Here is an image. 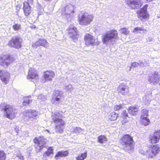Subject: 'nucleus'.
I'll use <instances>...</instances> for the list:
<instances>
[{
  "label": "nucleus",
  "instance_id": "nucleus-8",
  "mask_svg": "<svg viewBox=\"0 0 160 160\" xmlns=\"http://www.w3.org/2000/svg\"><path fill=\"white\" fill-rule=\"evenodd\" d=\"M57 114L56 113L52 115V122L57 124L55 126V129L58 132L62 131V127L64 126L65 123L64 120L62 119L57 118Z\"/></svg>",
  "mask_w": 160,
  "mask_h": 160
},
{
  "label": "nucleus",
  "instance_id": "nucleus-9",
  "mask_svg": "<svg viewBox=\"0 0 160 160\" xmlns=\"http://www.w3.org/2000/svg\"><path fill=\"white\" fill-rule=\"evenodd\" d=\"M14 60L10 55H3L0 57V65L2 66H4L5 65L8 66L13 62Z\"/></svg>",
  "mask_w": 160,
  "mask_h": 160
},
{
  "label": "nucleus",
  "instance_id": "nucleus-20",
  "mask_svg": "<svg viewBox=\"0 0 160 160\" xmlns=\"http://www.w3.org/2000/svg\"><path fill=\"white\" fill-rule=\"evenodd\" d=\"M129 113L132 116L135 115L139 111V108L135 106H130L128 109Z\"/></svg>",
  "mask_w": 160,
  "mask_h": 160
},
{
  "label": "nucleus",
  "instance_id": "nucleus-37",
  "mask_svg": "<svg viewBox=\"0 0 160 160\" xmlns=\"http://www.w3.org/2000/svg\"><path fill=\"white\" fill-rule=\"evenodd\" d=\"M128 113L126 112V111L125 110L123 111L122 112V115L121 116V118H128Z\"/></svg>",
  "mask_w": 160,
  "mask_h": 160
},
{
  "label": "nucleus",
  "instance_id": "nucleus-35",
  "mask_svg": "<svg viewBox=\"0 0 160 160\" xmlns=\"http://www.w3.org/2000/svg\"><path fill=\"white\" fill-rule=\"evenodd\" d=\"M13 29L15 31H18L21 29V25L19 24H15L12 26Z\"/></svg>",
  "mask_w": 160,
  "mask_h": 160
},
{
  "label": "nucleus",
  "instance_id": "nucleus-27",
  "mask_svg": "<svg viewBox=\"0 0 160 160\" xmlns=\"http://www.w3.org/2000/svg\"><path fill=\"white\" fill-rule=\"evenodd\" d=\"M107 141L106 136L104 135H101L98 137L97 141L100 143H103Z\"/></svg>",
  "mask_w": 160,
  "mask_h": 160
},
{
  "label": "nucleus",
  "instance_id": "nucleus-4",
  "mask_svg": "<svg viewBox=\"0 0 160 160\" xmlns=\"http://www.w3.org/2000/svg\"><path fill=\"white\" fill-rule=\"evenodd\" d=\"M160 148L158 144L152 145L148 147L144 154L148 158H152L155 157L160 152Z\"/></svg>",
  "mask_w": 160,
  "mask_h": 160
},
{
  "label": "nucleus",
  "instance_id": "nucleus-39",
  "mask_svg": "<svg viewBox=\"0 0 160 160\" xmlns=\"http://www.w3.org/2000/svg\"><path fill=\"white\" fill-rule=\"evenodd\" d=\"M60 93V91L58 90H55L53 93V96L55 97L58 95V96H61Z\"/></svg>",
  "mask_w": 160,
  "mask_h": 160
},
{
  "label": "nucleus",
  "instance_id": "nucleus-18",
  "mask_svg": "<svg viewBox=\"0 0 160 160\" xmlns=\"http://www.w3.org/2000/svg\"><path fill=\"white\" fill-rule=\"evenodd\" d=\"M68 33L71 38L73 39L76 38V36L78 35L77 28L74 26L69 27L67 29Z\"/></svg>",
  "mask_w": 160,
  "mask_h": 160
},
{
  "label": "nucleus",
  "instance_id": "nucleus-13",
  "mask_svg": "<svg viewBox=\"0 0 160 160\" xmlns=\"http://www.w3.org/2000/svg\"><path fill=\"white\" fill-rule=\"evenodd\" d=\"M24 115L29 118H32L36 119V117L38 116L37 111L34 110H28L23 112Z\"/></svg>",
  "mask_w": 160,
  "mask_h": 160
},
{
  "label": "nucleus",
  "instance_id": "nucleus-28",
  "mask_svg": "<svg viewBox=\"0 0 160 160\" xmlns=\"http://www.w3.org/2000/svg\"><path fill=\"white\" fill-rule=\"evenodd\" d=\"M87 152L85 151L83 153H81L76 157L77 160H84L87 157Z\"/></svg>",
  "mask_w": 160,
  "mask_h": 160
},
{
  "label": "nucleus",
  "instance_id": "nucleus-6",
  "mask_svg": "<svg viewBox=\"0 0 160 160\" xmlns=\"http://www.w3.org/2000/svg\"><path fill=\"white\" fill-rule=\"evenodd\" d=\"M21 39L20 37L14 36L8 41L7 45L10 47L19 49L22 47Z\"/></svg>",
  "mask_w": 160,
  "mask_h": 160
},
{
  "label": "nucleus",
  "instance_id": "nucleus-17",
  "mask_svg": "<svg viewBox=\"0 0 160 160\" xmlns=\"http://www.w3.org/2000/svg\"><path fill=\"white\" fill-rule=\"evenodd\" d=\"M38 78V74L37 71L34 68H30L28 71L27 75L28 79H37Z\"/></svg>",
  "mask_w": 160,
  "mask_h": 160
},
{
  "label": "nucleus",
  "instance_id": "nucleus-26",
  "mask_svg": "<svg viewBox=\"0 0 160 160\" xmlns=\"http://www.w3.org/2000/svg\"><path fill=\"white\" fill-rule=\"evenodd\" d=\"M118 115V113L113 112L110 113L109 116V119L110 121H114L116 120Z\"/></svg>",
  "mask_w": 160,
  "mask_h": 160
},
{
  "label": "nucleus",
  "instance_id": "nucleus-23",
  "mask_svg": "<svg viewBox=\"0 0 160 160\" xmlns=\"http://www.w3.org/2000/svg\"><path fill=\"white\" fill-rule=\"evenodd\" d=\"M140 122L142 125L145 126L149 125L150 123V119L148 117H140Z\"/></svg>",
  "mask_w": 160,
  "mask_h": 160
},
{
  "label": "nucleus",
  "instance_id": "nucleus-3",
  "mask_svg": "<svg viewBox=\"0 0 160 160\" xmlns=\"http://www.w3.org/2000/svg\"><path fill=\"white\" fill-rule=\"evenodd\" d=\"M118 38V32L116 30H112L106 32L102 37V41L104 44H107L112 39Z\"/></svg>",
  "mask_w": 160,
  "mask_h": 160
},
{
  "label": "nucleus",
  "instance_id": "nucleus-12",
  "mask_svg": "<svg viewBox=\"0 0 160 160\" xmlns=\"http://www.w3.org/2000/svg\"><path fill=\"white\" fill-rule=\"evenodd\" d=\"M22 9L23 13L25 16H29L32 12L31 7L29 2L28 1H24L23 3Z\"/></svg>",
  "mask_w": 160,
  "mask_h": 160
},
{
  "label": "nucleus",
  "instance_id": "nucleus-5",
  "mask_svg": "<svg viewBox=\"0 0 160 160\" xmlns=\"http://www.w3.org/2000/svg\"><path fill=\"white\" fill-rule=\"evenodd\" d=\"M93 18V16L90 14L84 13L78 17V21L79 24L82 26H87L92 22Z\"/></svg>",
  "mask_w": 160,
  "mask_h": 160
},
{
  "label": "nucleus",
  "instance_id": "nucleus-29",
  "mask_svg": "<svg viewBox=\"0 0 160 160\" xmlns=\"http://www.w3.org/2000/svg\"><path fill=\"white\" fill-rule=\"evenodd\" d=\"M47 41L44 39H39L36 42V43L38 46H42L45 47L47 44Z\"/></svg>",
  "mask_w": 160,
  "mask_h": 160
},
{
  "label": "nucleus",
  "instance_id": "nucleus-44",
  "mask_svg": "<svg viewBox=\"0 0 160 160\" xmlns=\"http://www.w3.org/2000/svg\"><path fill=\"white\" fill-rule=\"evenodd\" d=\"M158 82L159 85H160V77L158 78Z\"/></svg>",
  "mask_w": 160,
  "mask_h": 160
},
{
  "label": "nucleus",
  "instance_id": "nucleus-24",
  "mask_svg": "<svg viewBox=\"0 0 160 160\" xmlns=\"http://www.w3.org/2000/svg\"><path fill=\"white\" fill-rule=\"evenodd\" d=\"M69 153L67 150L59 151L58 152L55 156V158L58 159L59 157H65L68 156Z\"/></svg>",
  "mask_w": 160,
  "mask_h": 160
},
{
  "label": "nucleus",
  "instance_id": "nucleus-36",
  "mask_svg": "<svg viewBox=\"0 0 160 160\" xmlns=\"http://www.w3.org/2000/svg\"><path fill=\"white\" fill-rule=\"evenodd\" d=\"M122 105L120 104L118 105H116L114 107V110L115 111L119 110L121 109H122Z\"/></svg>",
  "mask_w": 160,
  "mask_h": 160
},
{
  "label": "nucleus",
  "instance_id": "nucleus-34",
  "mask_svg": "<svg viewBox=\"0 0 160 160\" xmlns=\"http://www.w3.org/2000/svg\"><path fill=\"white\" fill-rule=\"evenodd\" d=\"M32 102V100H30L29 98H26L22 102V105L23 106L28 105L30 102Z\"/></svg>",
  "mask_w": 160,
  "mask_h": 160
},
{
  "label": "nucleus",
  "instance_id": "nucleus-22",
  "mask_svg": "<svg viewBox=\"0 0 160 160\" xmlns=\"http://www.w3.org/2000/svg\"><path fill=\"white\" fill-rule=\"evenodd\" d=\"M46 139L43 137H39V138L35 137L33 139V142L35 143L38 145L40 144L45 145L46 143Z\"/></svg>",
  "mask_w": 160,
  "mask_h": 160
},
{
  "label": "nucleus",
  "instance_id": "nucleus-31",
  "mask_svg": "<svg viewBox=\"0 0 160 160\" xmlns=\"http://www.w3.org/2000/svg\"><path fill=\"white\" fill-rule=\"evenodd\" d=\"M148 112V110L146 109H142L141 110V114L140 117H148L149 116Z\"/></svg>",
  "mask_w": 160,
  "mask_h": 160
},
{
  "label": "nucleus",
  "instance_id": "nucleus-33",
  "mask_svg": "<svg viewBox=\"0 0 160 160\" xmlns=\"http://www.w3.org/2000/svg\"><path fill=\"white\" fill-rule=\"evenodd\" d=\"M122 34L127 35L129 34V32L126 28H122L120 29Z\"/></svg>",
  "mask_w": 160,
  "mask_h": 160
},
{
  "label": "nucleus",
  "instance_id": "nucleus-1",
  "mask_svg": "<svg viewBox=\"0 0 160 160\" xmlns=\"http://www.w3.org/2000/svg\"><path fill=\"white\" fill-rule=\"evenodd\" d=\"M120 145L125 151L129 152L133 151L135 148V142L133 137L129 134H124L119 140Z\"/></svg>",
  "mask_w": 160,
  "mask_h": 160
},
{
  "label": "nucleus",
  "instance_id": "nucleus-2",
  "mask_svg": "<svg viewBox=\"0 0 160 160\" xmlns=\"http://www.w3.org/2000/svg\"><path fill=\"white\" fill-rule=\"evenodd\" d=\"M0 107L1 110L3 112L5 117L10 119H12L15 118L17 112L13 105L6 103H3L0 104Z\"/></svg>",
  "mask_w": 160,
  "mask_h": 160
},
{
  "label": "nucleus",
  "instance_id": "nucleus-30",
  "mask_svg": "<svg viewBox=\"0 0 160 160\" xmlns=\"http://www.w3.org/2000/svg\"><path fill=\"white\" fill-rule=\"evenodd\" d=\"M147 31V30L141 27H135L133 31V32L134 33H141V31L142 32H146Z\"/></svg>",
  "mask_w": 160,
  "mask_h": 160
},
{
  "label": "nucleus",
  "instance_id": "nucleus-32",
  "mask_svg": "<svg viewBox=\"0 0 160 160\" xmlns=\"http://www.w3.org/2000/svg\"><path fill=\"white\" fill-rule=\"evenodd\" d=\"M6 154L3 150H0V160H5Z\"/></svg>",
  "mask_w": 160,
  "mask_h": 160
},
{
  "label": "nucleus",
  "instance_id": "nucleus-41",
  "mask_svg": "<svg viewBox=\"0 0 160 160\" xmlns=\"http://www.w3.org/2000/svg\"><path fill=\"white\" fill-rule=\"evenodd\" d=\"M17 157H18L20 160H24V158L21 153H19L17 155Z\"/></svg>",
  "mask_w": 160,
  "mask_h": 160
},
{
  "label": "nucleus",
  "instance_id": "nucleus-21",
  "mask_svg": "<svg viewBox=\"0 0 160 160\" xmlns=\"http://www.w3.org/2000/svg\"><path fill=\"white\" fill-rule=\"evenodd\" d=\"M139 0H129L128 1L127 4L132 9L137 8V6L139 5Z\"/></svg>",
  "mask_w": 160,
  "mask_h": 160
},
{
  "label": "nucleus",
  "instance_id": "nucleus-10",
  "mask_svg": "<svg viewBox=\"0 0 160 160\" xmlns=\"http://www.w3.org/2000/svg\"><path fill=\"white\" fill-rule=\"evenodd\" d=\"M160 139V129L155 130L153 134H150L149 136V141L152 144L159 142Z\"/></svg>",
  "mask_w": 160,
  "mask_h": 160
},
{
  "label": "nucleus",
  "instance_id": "nucleus-11",
  "mask_svg": "<svg viewBox=\"0 0 160 160\" xmlns=\"http://www.w3.org/2000/svg\"><path fill=\"white\" fill-rule=\"evenodd\" d=\"M84 40L85 44L87 47L93 46L95 44V40L94 37L89 33L85 34L84 37Z\"/></svg>",
  "mask_w": 160,
  "mask_h": 160
},
{
  "label": "nucleus",
  "instance_id": "nucleus-43",
  "mask_svg": "<svg viewBox=\"0 0 160 160\" xmlns=\"http://www.w3.org/2000/svg\"><path fill=\"white\" fill-rule=\"evenodd\" d=\"M30 28L31 29H35L36 28V26L34 25H33L30 27Z\"/></svg>",
  "mask_w": 160,
  "mask_h": 160
},
{
  "label": "nucleus",
  "instance_id": "nucleus-38",
  "mask_svg": "<svg viewBox=\"0 0 160 160\" xmlns=\"http://www.w3.org/2000/svg\"><path fill=\"white\" fill-rule=\"evenodd\" d=\"M127 118H121V122L122 124H125L128 122L129 120L127 119Z\"/></svg>",
  "mask_w": 160,
  "mask_h": 160
},
{
  "label": "nucleus",
  "instance_id": "nucleus-16",
  "mask_svg": "<svg viewBox=\"0 0 160 160\" xmlns=\"http://www.w3.org/2000/svg\"><path fill=\"white\" fill-rule=\"evenodd\" d=\"M117 91L119 93L123 95H125L129 91L127 86L124 83H121L118 86Z\"/></svg>",
  "mask_w": 160,
  "mask_h": 160
},
{
  "label": "nucleus",
  "instance_id": "nucleus-25",
  "mask_svg": "<svg viewBox=\"0 0 160 160\" xmlns=\"http://www.w3.org/2000/svg\"><path fill=\"white\" fill-rule=\"evenodd\" d=\"M158 72H154V73L152 74V76H149L148 78V81L152 83L153 82V84H155L156 83V82H153V81L155 79L156 77L158 76Z\"/></svg>",
  "mask_w": 160,
  "mask_h": 160
},
{
  "label": "nucleus",
  "instance_id": "nucleus-14",
  "mask_svg": "<svg viewBox=\"0 0 160 160\" xmlns=\"http://www.w3.org/2000/svg\"><path fill=\"white\" fill-rule=\"evenodd\" d=\"M55 76L54 72L52 71H47L44 72L43 82L47 81H50Z\"/></svg>",
  "mask_w": 160,
  "mask_h": 160
},
{
  "label": "nucleus",
  "instance_id": "nucleus-19",
  "mask_svg": "<svg viewBox=\"0 0 160 160\" xmlns=\"http://www.w3.org/2000/svg\"><path fill=\"white\" fill-rule=\"evenodd\" d=\"M53 154V149L52 147H48L47 150L43 154L42 159L43 160H47V157Z\"/></svg>",
  "mask_w": 160,
  "mask_h": 160
},
{
  "label": "nucleus",
  "instance_id": "nucleus-15",
  "mask_svg": "<svg viewBox=\"0 0 160 160\" xmlns=\"http://www.w3.org/2000/svg\"><path fill=\"white\" fill-rule=\"evenodd\" d=\"M10 75L7 72H4L2 70H0V78L5 84L7 83L9 81Z\"/></svg>",
  "mask_w": 160,
  "mask_h": 160
},
{
  "label": "nucleus",
  "instance_id": "nucleus-45",
  "mask_svg": "<svg viewBox=\"0 0 160 160\" xmlns=\"http://www.w3.org/2000/svg\"><path fill=\"white\" fill-rule=\"evenodd\" d=\"M41 147V146H40V147ZM43 148V147H42V148H41V149H42Z\"/></svg>",
  "mask_w": 160,
  "mask_h": 160
},
{
  "label": "nucleus",
  "instance_id": "nucleus-7",
  "mask_svg": "<svg viewBox=\"0 0 160 160\" xmlns=\"http://www.w3.org/2000/svg\"><path fill=\"white\" fill-rule=\"evenodd\" d=\"M148 6V4L145 5L140 10L137 12L138 17L142 22L147 20L149 18V14L147 11Z\"/></svg>",
  "mask_w": 160,
  "mask_h": 160
},
{
  "label": "nucleus",
  "instance_id": "nucleus-42",
  "mask_svg": "<svg viewBox=\"0 0 160 160\" xmlns=\"http://www.w3.org/2000/svg\"><path fill=\"white\" fill-rule=\"evenodd\" d=\"M54 100L55 101L58 102L60 100V98L58 97H56L54 98Z\"/></svg>",
  "mask_w": 160,
  "mask_h": 160
},
{
  "label": "nucleus",
  "instance_id": "nucleus-40",
  "mask_svg": "<svg viewBox=\"0 0 160 160\" xmlns=\"http://www.w3.org/2000/svg\"><path fill=\"white\" fill-rule=\"evenodd\" d=\"M139 65V63L136 62H133L132 63V66L135 68L137 67Z\"/></svg>",
  "mask_w": 160,
  "mask_h": 160
}]
</instances>
